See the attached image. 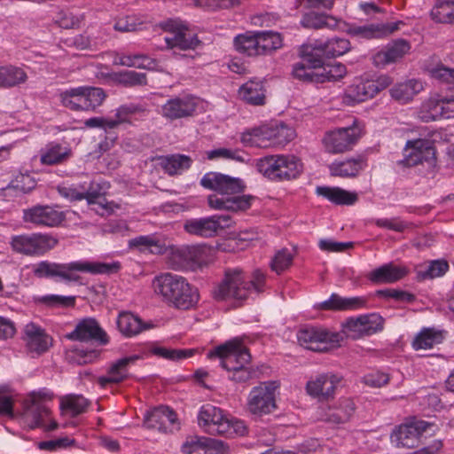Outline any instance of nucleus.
I'll list each match as a JSON object with an SVG mask.
<instances>
[{"label": "nucleus", "mask_w": 454, "mask_h": 454, "mask_svg": "<svg viewBox=\"0 0 454 454\" xmlns=\"http://www.w3.org/2000/svg\"><path fill=\"white\" fill-rule=\"evenodd\" d=\"M143 28V22L137 16L119 18L114 24V29L121 32H131Z\"/></svg>", "instance_id": "64"}, {"label": "nucleus", "mask_w": 454, "mask_h": 454, "mask_svg": "<svg viewBox=\"0 0 454 454\" xmlns=\"http://www.w3.org/2000/svg\"><path fill=\"white\" fill-rule=\"evenodd\" d=\"M401 20L390 23H378L367 26H350L347 28L348 34L359 38L373 39L387 37L403 26Z\"/></svg>", "instance_id": "27"}, {"label": "nucleus", "mask_w": 454, "mask_h": 454, "mask_svg": "<svg viewBox=\"0 0 454 454\" xmlns=\"http://www.w3.org/2000/svg\"><path fill=\"white\" fill-rule=\"evenodd\" d=\"M391 83V79L387 75L376 78L362 76L345 90L341 95V101L346 106H354L372 98L380 90L386 89Z\"/></svg>", "instance_id": "8"}, {"label": "nucleus", "mask_w": 454, "mask_h": 454, "mask_svg": "<svg viewBox=\"0 0 454 454\" xmlns=\"http://www.w3.org/2000/svg\"><path fill=\"white\" fill-rule=\"evenodd\" d=\"M10 244L16 253L27 256H42L57 246L58 239L48 234L31 233L13 236Z\"/></svg>", "instance_id": "12"}, {"label": "nucleus", "mask_w": 454, "mask_h": 454, "mask_svg": "<svg viewBox=\"0 0 454 454\" xmlns=\"http://www.w3.org/2000/svg\"><path fill=\"white\" fill-rule=\"evenodd\" d=\"M316 193L336 205L352 206L358 200V193L340 187L318 186Z\"/></svg>", "instance_id": "35"}, {"label": "nucleus", "mask_w": 454, "mask_h": 454, "mask_svg": "<svg viewBox=\"0 0 454 454\" xmlns=\"http://www.w3.org/2000/svg\"><path fill=\"white\" fill-rule=\"evenodd\" d=\"M203 248L199 247H184L175 250L174 256L178 257V260L172 262L175 269L188 267L195 269L201 266L203 263L202 259Z\"/></svg>", "instance_id": "36"}, {"label": "nucleus", "mask_w": 454, "mask_h": 454, "mask_svg": "<svg viewBox=\"0 0 454 454\" xmlns=\"http://www.w3.org/2000/svg\"><path fill=\"white\" fill-rule=\"evenodd\" d=\"M35 301L48 307H71L74 305L75 296L46 294L37 296Z\"/></svg>", "instance_id": "59"}, {"label": "nucleus", "mask_w": 454, "mask_h": 454, "mask_svg": "<svg viewBox=\"0 0 454 454\" xmlns=\"http://www.w3.org/2000/svg\"><path fill=\"white\" fill-rule=\"evenodd\" d=\"M200 184L215 192L207 198L208 206L214 210L244 211L251 207L254 200L250 195H236L244 189L243 181L238 177L208 172L200 179Z\"/></svg>", "instance_id": "1"}, {"label": "nucleus", "mask_w": 454, "mask_h": 454, "mask_svg": "<svg viewBox=\"0 0 454 454\" xmlns=\"http://www.w3.org/2000/svg\"><path fill=\"white\" fill-rule=\"evenodd\" d=\"M69 338L81 341L95 340L102 345L109 341L106 333L94 318L90 317L79 322L75 329L70 333Z\"/></svg>", "instance_id": "28"}, {"label": "nucleus", "mask_w": 454, "mask_h": 454, "mask_svg": "<svg viewBox=\"0 0 454 454\" xmlns=\"http://www.w3.org/2000/svg\"><path fill=\"white\" fill-rule=\"evenodd\" d=\"M131 248H137L140 252H149L152 254H162L165 250V245L155 236L146 235L139 236L129 241Z\"/></svg>", "instance_id": "51"}, {"label": "nucleus", "mask_w": 454, "mask_h": 454, "mask_svg": "<svg viewBox=\"0 0 454 454\" xmlns=\"http://www.w3.org/2000/svg\"><path fill=\"white\" fill-rule=\"evenodd\" d=\"M276 147L284 146L295 137L294 130L282 122L274 123Z\"/></svg>", "instance_id": "63"}, {"label": "nucleus", "mask_w": 454, "mask_h": 454, "mask_svg": "<svg viewBox=\"0 0 454 454\" xmlns=\"http://www.w3.org/2000/svg\"><path fill=\"white\" fill-rule=\"evenodd\" d=\"M64 106L71 110L85 111L83 87L67 90L60 94Z\"/></svg>", "instance_id": "53"}, {"label": "nucleus", "mask_w": 454, "mask_h": 454, "mask_svg": "<svg viewBox=\"0 0 454 454\" xmlns=\"http://www.w3.org/2000/svg\"><path fill=\"white\" fill-rule=\"evenodd\" d=\"M234 48L237 51L249 57L259 56V40L258 32L247 31L234 37Z\"/></svg>", "instance_id": "43"}, {"label": "nucleus", "mask_w": 454, "mask_h": 454, "mask_svg": "<svg viewBox=\"0 0 454 454\" xmlns=\"http://www.w3.org/2000/svg\"><path fill=\"white\" fill-rule=\"evenodd\" d=\"M411 44L404 39H397L388 43L373 56V63L377 67H385L400 61L410 53Z\"/></svg>", "instance_id": "25"}, {"label": "nucleus", "mask_w": 454, "mask_h": 454, "mask_svg": "<svg viewBox=\"0 0 454 454\" xmlns=\"http://www.w3.org/2000/svg\"><path fill=\"white\" fill-rule=\"evenodd\" d=\"M430 16L438 23H454V0H436Z\"/></svg>", "instance_id": "50"}, {"label": "nucleus", "mask_w": 454, "mask_h": 454, "mask_svg": "<svg viewBox=\"0 0 454 454\" xmlns=\"http://www.w3.org/2000/svg\"><path fill=\"white\" fill-rule=\"evenodd\" d=\"M231 220L229 215H213L199 219H190L184 223V230L193 235L201 237H211L218 230L227 228L231 225Z\"/></svg>", "instance_id": "22"}, {"label": "nucleus", "mask_w": 454, "mask_h": 454, "mask_svg": "<svg viewBox=\"0 0 454 454\" xmlns=\"http://www.w3.org/2000/svg\"><path fill=\"white\" fill-rule=\"evenodd\" d=\"M260 54H269L278 50L283 45V37L278 32L262 31L258 32Z\"/></svg>", "instance_id": "52"}, {"label": "nucleus", "mask_w": 454, "mask_h": 454, "mask_svg": "<svg viewBox=\"0 0 454 454\" xmlns=\"http://www.w3.org/2000/svg\"><path fill=\"white\" fill-rule=\"evenodd\" d=\"M250 294L248 278L239 269L227 270L224 278L213 292L214 298L217 301H240L247 300Z\"/></svg>", "instance_id": "10"}, {"label": "nucleus", "mask_w": 454, "mask_h": 454, "mask_svg": "<svg viewBox=\"0 0 454 454\" xmlns=\"http://www.w3.org/2000/svg\"><path fill=\"white\" fill-rule=\"evenodd\" d=\"M27 74L22 67L15 65L0 66V89H11L25 83Z\"/></svg>", "instance_id": "39"}, {"label": "nucleus", "mask_w": 454, "mask_h": 454, "mask_svg": "<svg viewBox=\"0 0 454 454\" xmlns=\"http://www.w3.org/2000/svg\"><path fill=\"white\" fill-rule=\"evenodd\" d=\"M256 168L264 177L274 182L297 179L303 172L301 160L292 153L272 154L256 161Z\"/></svg>", "instance_id": "6"}, {"label": "nucleus", "mask_w": 454, "mask_h": 454, "mask_svg": "<svg viewBox=\"0 0 454 454\" xmlns=\"http://www.w3.org/2000/svg\"><path fill=\"white\" fill-rule=\"evenodd\" d=\"M83 87L85 111L93 110L99 106L106 98L101 88Z\"/></svg>", "instance_id": "58"}, {"label": "nucleus", "mask_w": 454, "mask_h": 454, "mask_svg": "<svg viewBox=\"0 0 454 454\" xmlns=\"http://www.w3.org/2000/svg\"><path fill=\"white\" fill-rule=\"evenodd\" d=\"M444 340V333L436 328H423L416 334L412 340V348L415 350L430 349L442 343Z\"/></svg>", "instance_id": "41"}, {"label": "nucleus", "mask_w": 454, "mask_h": 454, "mask_svg": "<svg viewBox=\"0 0 454 454\" xmlns=\"http://www.w3.org/2000/svg\"><path fill=\"white\" fill-rule=\"evenodd\" d=\"M207 437L192 436L182 445L184 454H207Z\"/></svg>", "instance_id": "60"}, {"label": "nucleus", "mask_w": 454, "mask_h": 454, "mask_svg": "<svg viewBox=\"0 0 454 454\" xmlns=\"http://www.w3.org/2000/svg\"><path fill=\"white\" fill-rule=\"evenodd\" d=\"M267 90L262 80L251 79L243 83L239 90L238 97L245 103L261 106L266 104Z\"/></svg>", "instance_id": "30"}, {"label": "nucleus", "mask_w": 454, "mask_h": 454, "mask_svg": "<svg viewBox=\"0 0 454 454\" xmlns=\"http://www.w3.org/2000/svg\"><path fill=\"white\" fill-rule=\"evenodd\" d=\"M417 115L426 122L454 117V96L442 93L431 95L422 102Z\"/></svg>", "instance_id": "16"}, {"label": "nucleus", "mask_w": 454, "mask_h": 454, "mask_svg": "<svg viewBox=\"0 0 454 454\" xmlns=\"http://www.w3.org/2000/svg\"><path fill=\"white\" fill-rule=\"evenodd\" d=\"M356 411V404L350 397H340L333 406L328 407L323 419L333 424H344L350 420Z\"/></svg>", "instance_id": "31"}, {"label": "nucleus", "mask_w": 454, "mask_h": 454, "mask_svg": "<svg viewBox=\"0 0 454 454\" xmlns=\"http://www.w3.org/2000/svg\"><path fill=\"white\" fill-rule=\"evenodd\" d=\"M383 318L376 314H366L359 317H351L341 323L344 334L353 339L365 335L374 334L383 329Z\"/></svg>", "instance_id": "18"}, {"label": "nucleus", "mask_w": 454, "mask_h": 454, "mask_svg": "<svg viewBox=\"0 0 454 454\" xmlns=\"http://www.w3.org/2000/svg\"><path fill=\"white\" fill-rule=\"evenodd\" d=\"M428 430L434 433L437 427L424 420L412 419L394 429L390 435L391 442L396 447L414 448L418 445L420 435Z\"/></svg>", "instance_id": "15"}, {"label": "nucleus", "mask_w": 454, "mask_h": 454, "mask_svg": "<svg viewBox=\"0 0 454 454\" xmlns=\"http://www.w3.org/2000/svg\"><path fill=\"white\" fill-rule=\"evenodd\" d=\"M192 160L185 155L176 154L159 159L160 167L169 175L181 174L191 166Z\"/></svg>", "instance_id": "49"}, {"label": "nucleus", "mask_w": 454, "mask_h": 454, "mask_svg": "<svg viewBox=\"0 0 454 454\" xmlns=\"http://www.w3.org/2000/svg\"><path fill=\"white\" fill-rule=\"evenodd\" d=\"M308 49L322 59L324 57L336 58L345 54L349 51L350 43L347 39L339 37L328 40L318 39L308 43Z\"/></svg>", "instance_id": "26"}, {"label": "nucleus", "mask_w": 454, "mask_h": 454, "mask_svg": "<svg viewBox=\"0 0 454 454\" xmlns=\"http://www.w3.org/2000/svg\"><path fill=\"white\" fill-rule=\"evenodd\" d=\"M241 143L246 146L267 149V139L263 135L262 126L244 131L240 137Z\"/></svg>", "instance_id": "55"}, {"label": "nucleus", "mask_w": 454, "mask_h": 454, "mask_svg": "<svg viewBox=\"0 0 454 454\" xmlns=\"http://www.w3.org/2000/svg\"><path fill=\"white\" fill-rule=\"evenodd\" d=\"M114 65L125 66L149 70L162 71L163 69L153 59L145 55H120L116 54L113 60Z\"/></svg>", "instance_id": "44"}, {"label": "nucleus", "mask_w": 454, "mask_h": 454, "mask_svg": "<svg viewBox=\"0 0 454 454\" xmlns=\"http://www.w3.org/2000/svg\"><path fill=\"white\" fill-rule=\"evenodd\" d=\"M99 356V351L97 349H84L83 348L76 347L70 351L69 358L73 362L83 364L95 361Z\"/></svg>", "instance_id": "61"}, {"label": "nucleus", "mask_w": 454, "mask_h": 454, "mask_svg": "<svg viewBox=\"0 0 454 454\" xmlns=\"http://www.w3.org/2000/svg\"><path fill=\"white\" fill-rule=\"evenodd\" d=\"M199 352V348H171L159 345L153 346L150 348L152 355L175 362L192 357Z\"/></svg>", "instance_id": "47"}, {"label": "nucleus", "mask_w": 454, "mask_h": 454, "mask_svg": "<svg viewBox=\"0 0 454 454\" xmlns=\"http://www.w3.org/2000/svg\"><path fill=\"white\" fill-rule=\"evenodd\" d=\"M366 160L358 156L347 158L343 160H334L329 165V171L332 176L342 178H352L358 176L365 168Z\"/></svg>", "instance_id": "32"}, {"label": "nucleus", "mask_w": 454, "mask_h": 454, "mask_svg": "<svg viewBox=\"0 0 454 454\" xmlns=\"http://www.w3.org/2000/svg\"><path fill=\"white\" fill-rule=\"evenodd\" d=\"M299 343L313 351H327L339 347L343 338L340 333L322 327H305L297 333Z\"/></svg>", "instance_id": "13"}, {"label": "nucleus", "mask_w": 454, "mask_h": 454, "mask_svg": "<svg viewBox=\"0 0 454 454\" xmlns=\"http://www.w3.org/2000/svg\"><path fill=\"white\" fill-rule=\"evenodd\" d=\"M365 301L362 297H341L332 294L329 299L316 304L317 309L325 310H351L364 307Z\"/></svg>", "instance_id": "34"}, {"label": "nucleus", "mask_w": 454, "mask_h": 454, "mask_svg": "<svg viewBox=\"0 0 454 454\" xmlns=\"http://www.w3.org/2000/svg\"><path fill=\"white\" fill-rule=\"evenodd\" d=\"M424 162L428 167L435 164V151L431 143L425 139L408 141L404 149V165L411 167Z\"/></svg>", "instance_id": "21"}, {"label": "nucleus", "mask_w": 454, "mask_h": 454, "mask_svg": "<svg viewBox=\"0 0 454 454\" xmlns=\"http://www.w3.org/2000/svg\"><path fill=\"white\" fill-rule=\"evenodd\" d=\"M449 265L447 262L442 260H436L430 262L425 270H420L419 271V274L423 278H439L445 274V272L448 270Z\"/></svg>", "instance_id": "62"}, {"label": "nucleus", "mask_w": 454, "mask_h": 454, "mask_svg": "<svg viewBox=\"0 0 454 454\" xmlns=\"http://www.w3.org/2000/svg\"><path fill=\"white\" fill-rule=\"evenodd\" d=\"M24 219L37 225L54 227L64 221L65 214L51 206H36L24 211Z\"/></svg>", "instance_id": "24"}, {"label": "nucleus", "mask_w": 454, "mask_h": 454, "mask_svg": "<svg viewBox=\"0 0 454 454\" xmlns=\"http://www.w3.org/2000/svg\"><path fill=\"white\" fill-rule=\"evenodd\" d=\"M117 328L126 337H133L142 331L150 328V325L142 323L141 319L129 311L119 313L116 320Z\"/></svg>", "instance_id": "38"}, {"label": "nucleus", "mask_w": 454, "mask_h": 454, "mask_svg": "<svg viewBox=\"0 0 454 454\" xmlns=\"http://www.w3.org/2000/svg\"><path fill=\"white\" fill-rule=\"evenodd\" d=\"M302 62L294 67L293 74L301 80H308L317 82L318 68L321 67L322 59L309 51L308 44L302 48Z\"/></svg>", "instance_id": "29"}, {"label": "nucleus", "mask_w": 454, "mask_h": 454, "mask_svg": "<svg viewBox=\"0 0 454 454\" xmlns=\"http://www.w3.org/2000/svg\"><path fill=\"white\" fill-rule=\"evenodd\" d=\"M59 409L61 415L74 417L85 411L88 402L78 395H67L59 398Z\"/></svg>", "instance_id": "48"}, {"label": "nucleus", "mask_w": 454, "mask_h": 454, "mask_svg": "<svg viewBox=\"0 0 454 454\" xmlns=\"http://www.w3.org/2000/svg\"><path fill=\"white\" fill-rule=\"evenodd\" d=\"M203 101L192 95L184 94L168 99L159 109V114L168 121L193 116L202 107Z\"/></svg>", "instance_id": "14"}, {"label": "nucleus", "mask_w": 454, "mask_h": 454, "mask_svg": "<svg viewBox=\"0 0 454 454\" xmlns=\"http://www.w3.org/2000/svg\"><path fill=\"white\" fill-rule=\"evenodd\" d=\"M346 74L347 68L340 62H334L325 66L322 64L321 67L318 68L317 82L338 81L343 78Z\"/></svg>", "instance_id": "54"}, {"label": "nucleus", "mask_w": 454, "mask_h": 454, "mask_svg": "<svg viewBox=\"0 0 454 454\" xmlns=\"http://www.w3.org/2000/svg\"><path fill=\"white\" fill-rule=\"evenodd\" d=\"M294 253L287 248H282L276 252L270 262V268L278 274L289 269L292 265Z\"/></svg>", "instance_id": "57"}, {"label": "nucleus", "mask_w": 454, "mask_h": 454, "mask_svg": "<svg viewBox=\"0 0 454 454\" xmlns=\"http://www.w3.org/2000/svg\"><path fill=\"white\" fill-rule=\"evenodd\" d=\"M364 134L363 126L354 121L352 125L331 129L323 137L322 145L325 152L331 154L350 151Z\"/></svg>", "instance_id": "11"}, {"label": "nucleus", "mask_w": 454, "mask_h": 454, "mask_svg": "<svg viewBox=\"0 0 454 454\" xmlns=\"http://www.w3.org/2000/svg\"><path fill=\"white\" fill-rule=\"evenodd\" d=\"M94 183H90V185L86 183L82 184H62L58 187V191L63 198L70 201L86 199L89 204H91L93 200L105 192L107 188L106 184H97V189L94 188Z\"/></svg>", "instance_id": "23"}, {"label": "nucleus", "mask_w": 454, "mask_h": 454, "mask_svg": "<svg viewBox=\"0 0 454 454\" xmlns=\"http://www.w3.org/2000/svg\"><path fill=\"white\" fill-rule=\"evenodd\" d=\"M422 90V82L419 80L411 79L396 84L391 89L390 93L392 98L405 104L410 102Z\"/></svg>", "instance_id": "46"}, {"label": "nucleus", "mask_w": 454, "mask_h": 454, "mask_svg": "<svg viewBox=\"0 0 454 454\" xmlns=\"http://www.w3.org/2000/svg\"><path fill=\"white\" fill-rule=\"evenodd\" d=\"M301 24L306 28H340L345 29L344 22L340 20H337L333 16L317 13L316 12H310L303 15Z\"/></svg>", "instance_id": "40"}, {"label": "nucleus", "mask_w": 454, "mask_h": 454, "mask_svg": "<svg viewBox=\"0 0 454 454\" xmlns=\"http://www.w3.org/2000/svg\"><path fill=\"white\" fill-rule=\"evenodd\" d=\"M152 286L163 301L179 309H190L199 301L198 289L177 274H159L153 279Z\"/></svg>", "instance_id": "2"}, {"label": "nucleus", "mask_w": 454, "mask_h": 454, "mask_svg": "<svg viewBox=\"0 0 454 454\" xmlns=\"http://www.w3.org/2000/svg\"><path fill=\"white\" fill-rule=\"evenodd\" d=\"M139 356H131L128 357L121 358L118 360L116 363L112 364L109 368L108 373L106 376H103L98 378V384L105 387L108 384L112 383H119L127 379L128 373V366L129 364L137 360Z\"/></svg>", "instance_id": "37"}, {"label": "nucleus", "mask_w": 454, "mask_h": 454, "mask_svg": "<svg viewBox=\"0 0 454 454\" xmlns=\"http://www.w3.org/2000/svg\"><path fill=\"white\" fill-rule=\"evenodd\" d=\"M221 359V365L229 372V379L235 382H245L252 376L248 366L251 356L239 339H233L216 347L208 353L211 357Z\"/></svg>", "instance_id": "3"}, {"label": "nucleus", "mask_w": 454, "mask_h": 454, "mask_svg": "<svg viewBox=\"0 0 454 454\" xmlns=\"http://www.w3.org/2000/svg\"><path fill=\"white\" fill-rule=\"evenodd\" d=\"M279 393L280 382L278 380L260 382L248 393L247 411L256 419L273 413L278 408L277 398Z\"/></svg>", "instance_id": "7"}, {"label": "nucleus", "mask_w": 454, "mask_h": 454, "mask_svg": "<svg viewBox=\"0 0 454 454\" xmlns=\"http://www.w3.org/2000/svg\"><path fill=\"white\" fill-rule=\"evenodd\" d=\"M406 273L405 268L389 263L372 270L368 278L374 283H391L401 279Z\"/></svg>", "instance_id": "42"}, {"label": "nucleus", "mask_w": 454, "mask_h": 454, "mask_svg": "<svg viewBox=\"0 0 454 454\" xmlns=\"http://www.w3.org/2000/svg\"><path fill=\"white\" fill-rule=\"evenodd\" d=\"M206 158L209 160H229L238 162H245L246 159L240 150L225 147L215 148L205 153Z\"/></svg>", "instance_id": "56"}, {"label": "nucleus", "mask_w": 454, "mask_h": 454, "mask_svg": "<svg viewBox=\"0 0 454 454\" xmlns=\"http://www.w3.org/2000/svg\"><path fill=\"white\" fill-rule=\"evenodd\" d=\"M342 382V377L333 372L314 375L306 383V393L318 401H329L334 398Z\"/></svg>", "instance_id": "17"}, {"label": "nucleus", "mask_w": 454, "mask_h": 454, "mask_svg": "<svg viewBox=\"0 0 454 454\" xmlns=\"http://www.w3.org/2000/svg\"><path fill=\"white\" fill-rule=\"evenodd\" d=\"M144 426L159 432L171 433L180 428V422L172 409L160 406L145 415Z\"/></svg>", "instance_id": "20"}, {"label": "nucleus", "mask_w": 454, "mask_h": 454, "mask_svg": "<svg viewBox=\"0 0 454 454\" xmlns=\"http://www.w3.org/2000/svg\"><path fill=\"white\" fill-rule=\"evenodd\" d=\"M160 26L163 30L169 33V35L164 38L168 48L190 50L200 44L198 37L190 33L186 24L180 20H168Z\"/></svg>", "instance_id": "19"}, {"label": "nucleus", "mask_w": 454, "mask_h": 454, "mask_svg": "<svg viewBox=\"0 0 454 454\" xmlns=\"http://www.w3.org/2000/svg\"><path fill=\"white\" fill-rule=\"evenodd\" d=\"M198 423L204 431L209 434H216L227 437L244 436L248 432L245 421L208 403L200 408Z\"/></svg>", "instance_id": "5"}, {"label": "nucleus", "mask_w": 454, "mask_h": 454, "mask_svg": "<svg viewBox=\"0 0 454 454\" xmlns=\"http://www.w3.org/2000/svg\"><path fill=\"white\" fill-rule=\"evenodd\" d=\"M53 399V393L47 388L30 392L23 401L20 416V424L28 429L42 427L47 431L58 428L57 421L51 417L46 402Z\"/></svg>", "instance_id": "4"}, {"label": "nucleus", "mask_w": 454, "mask_h": 454, "mask_svg": "<svg viewBox=\"0 0 454 454\" xmlns=\"http://www.w3.org/2000/svg\"><path fill=\"white\" fill-rule=\"evenodd\" d=\"M121 268L119 262H103L80 260L67 263H56L55 278L64 282H76L79 273L110 274Z\"/></svg>", "instance_id": "9"}, {"label": "nucleus", "mask_w": 454, "mask_h": 454, "mask_svg": "<svg viewBox=\"0 0 454 454\" xmlns=\"http://www.w3.org/2000/svg\"><path fill=\"white\" fill-rule=\"evenodd\" d=\"M27 345L31 351L45 352L51 345V338L44 330L34 323H28L24 328Z\"/></svg>", "instance_id": "33"}, {"label": "nucleus", "mask_w": 454, "mask_h": 454, "mask_svg": "<svg viewBox=\"0 0 454 454\" xmlns=\"http://www.w3.org/2000/svg\"><path fill=\"white\" fill-rule=\"evenodd\" d=\"M71 156V149L67 145L51 143L41 150L40 161L45 165L62 163Z\"/></svg>", "instance_id": "45"}]
</instances>
